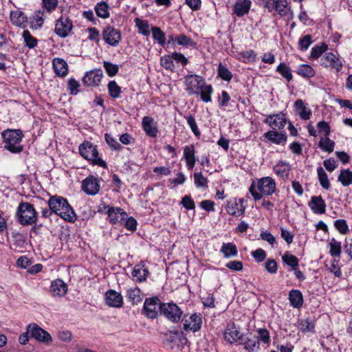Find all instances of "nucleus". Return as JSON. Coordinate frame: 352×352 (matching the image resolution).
I'll return each mask as SVG.
<instances>
[{
	"label": "nucleus",
	"mask_w": 352,
	"mask_h": 352,
	"mask_svg": "<svg viewBox=\"0 0 352 352\" xmlns=\"http://www.w3.org/2000/svg\"><path fill=\"white\" fill-rule=\"evenodd\" d=\"M49 208L54 213L69 222H74L76 220V214L73 208L69 204L67 200L63 197L54 195L50 197L47 201Z\"/></svg>",
	"instance_id": "obj_1"
},
{
	"label": "nucleus",
	"mask_w": 352,
	"mask_h": 352,
	"mask_svg": "<svg viewBox=\"0 0 352 352\" xmlns=\"http://www.w3.org/2000/svg\"><path fill=\"white\" fill-rule=\"evenodd\" d=\"M276 184L271 177H264L259 179L256 184L253 182L249 189L250 192L255 200H259L263 195L268 196L275 192Z\"/></svg>",
	"instance_id": "obj_2"
},
{
	"label": "nucleus",
	"mask_w": 352,
	"mask_h": 352,
	"mask_svg": "<svg viewBox=\"0 0 352 352\" xmlns=\"http://www.w3.org/2000/svg\"><path fill=\"white\" fill-rule=\"evenodd\" d=\"M17 221L22 226H32L38 220V212L29 202H21L16 212Z\"/></svg>",
	"instance_id": "obj_3"
},
{
	"label": "nucleus",
	"mask_w": 352,
	"mask_h": 352,
	"mask_svg": "<svg viewBox=\"0 0 352 352\" xmlns=\"http://www.w3.org/2000/svg\"><path fill=\"white\" fill-rule=\"evenodd\" d=\"M4 148L11 153H19L23 150L21 142L23 138L22 131L19 129H10L2 133Z\"/></svg>",
	"instance_id": "obj_4"
},
{
	"label": "nucleus",
	"mask_w": 352,
	"mask_h": 352,
	"mask_svg": "<svg viewBox=\"0 0 352 352\" xmlns=\"http://www.w3.org/2000/svg\"><path fill=\"white\" fill-rule=\"evenodd\" d=\"M79 153L85 160L90 161L92 164L102 168H107V163L98 156L96 146L89 141H85L79 146Z\"/></svg>",
	"instance_id": "obj_5"
},
{
	"label": "nucleus",
	"mask_w": 352,
	"mask_h": 352,
	"mask_svg": "<svg viewBox=\"0 0 352 352\" xmlns=\"http://www.w3.org/2000/svg\"><path fill=\"white\" fill-rule=\"evenodd\" d=\"M160 314L168 320L177 323L182 319L183 311L174 302H164L160 305Z\"/></svg>",
	"instance_id": "obj_6"
},
{
	"label": "nucleus",
	"mask_w": 352,
	"mask_h": 352,
	"mask_svg": "<svg viewBox=\"0 0 352 352\" xmlns=\"http://www.w3.org/2000/svg\"><path fill=\"white\" fill-rule=\"evenodd\" d=\"M184 329L186 331H198L201 328L202 318L200 314L195 313L190 316L184 315L182 318Z\"/></svg>",
	"instance_id": "obj_7"
},
{
	"label": "nucleus",
	"mask_w": 352,
	"mask_h": 352,
	"mask_svg": "<svg viewBox=\"0 0 352 352\" xmlns=\"http://www.w3.org/2000/svg\"><path fill=\"white\" fill-rule=\"evenodd\" d=\"M204 82V78L196 74L187 75L185 77V85L188 94L190 95H199L200 88Z\"/></svg>",
	"instance_id": "obj_8"
},
{
	"label": "nucleus",
	"mask_w": 352,
	"mask_h": 352,
	"mask_svg": "<svg viewBox=\"0 0 352 352\" xmlns=\"http://www.w3.org/2000/svg\"><path fill=\"white\" fill-rule=\"evenodd\" d=\"M157 297L146 298L142 313L148 318H156L158 314L157 309L160 310V305L162 304Z\"/></svg>",
	"instance_id": "obj_9"
},
{
	"label": "nucleus",
	"mask_w": 352,
	"mask_h": 352,
	"mask_svg": "<svg viewBox=\"0 0 352 352\" xmlns=\"http://www.w3.org/2000/svg\"><path fill=\"white\" fill-rule=\"evenodd\" d=\"M27 330L30 332L31 337L38 342L49 343L52 340L51 335L36 323L30 324L27 327Z\"/></svg>",
	"instance_id": "obj_10"
},
{
	"label": "nucleus",
	"mask_w": 352,
	"mask_h": 352,
	"mask_svg": "<svg viewBox=\"0 0 352 352\" xmlns=\"http://www.w3.org/2000/svg\"><path fill=\"white\" fill-rule=\"evenodd\" d=\"M102 38L105 43L111 46H117L121 40L120 32L113 27L108 25L102 30Z\"/></svg>",
	"instance_id": "obj_11"
},
{
	"label": "nucleus",
	"mask_w": 352,
	"mask_h": 352,
	"mask_svg": "<svg viewBox=\"0 0 352 352\" xmlns=\"http://www.w3.org/2000/svg\"><path fill=\"white\" fill-rule=\"evenodd\" d=\"M100 188V180L94 175H89L82 182V189L87 195H95Z\"/></svg>",
	"instance_id": "obj_12"
},
{
	"label": "nucleus",
	"mask_w": 352,
	"mask_h": 352,
	"mask_svg": "<svg viewBox=\"0 0 352 352\" xmlns=\"http://www.w3.org/2000/svg\"><path fill=\"white\" fill-rule=\"evenodd\" d=\"M72 21L69 18L62 16L56 21L54 31L58 36L65 38L72 31Z\"/></svg>",
	"instance_id": "obj_13"
},
{
	"label": "nucleus",
	"mask_w": 352,
	"mask_h": 352,
	"mask_svg": "<svg viewBox=\"0 0 352 352\" xmlns=\"http://www.w3.org/2000/svg\"><path fill=\"white\" fill-rule=\"evenodd\" d=\"M321 64L325 67H331L339 72L343 67L340 59L333 53H327L321 58Z\"/></svg>",
	"instance_id": "obj_14"
},
{
	"label": "nucleus",
	"mask_w": 352,
	"mask_h": 352,
	"mask_svg": "<svg viewBox=\"0 0 352 352\" xmlns=\"http://www.w3.org/2000/svg\"><path fill=\"white\" fill-rule=\"evenodd\" d=\"M103 76L102 71L101 69H94L87 72L82 78V82L85 85L88 87L98 86Z\"/></svg>",
	"instance_id": "obj_15"
},
{
	"label": "nucleus",
	"mask_w": 352,
	"mask_h": 352,
	"mask_svg": "<svg viewBox=\"0 0 352 352\" xmlns=\"http://www.w3.org/2000/svg\"><path fill=\"white\" fill-rule=\"evenodd\" d=\"M226 341L232 344L238 340H243V336L234 324H228L223 333Z\"/></svg>",
	"instance_id": "obj_16"
},
{
	"label": "nucleus",
	"mask_w": 352,
	"mask_h": 352,
	"mask_svg": "<svg viewBox=\"0 0 352 352\" xmlns=\"http://www.w3.org/2000/svg\"><path fill=\"white\" fill-rule=\"evenodd\" d=\"M251 6L250 0H236L233 7V14L242 17L249 13Z\"/></svg>",
	"instance_id": "obj_17"
},
{
	"label": "nucleus",
	"mask_w": 352,
	"mask_h": 352,
	"mask_svg": "<svg viewBox=\"0 0 352 352\" xmlns=\"http://www.w3.org/2000/svg\"><path fill=\"white\" fill-rule=\"evenodd\" d=\"M106 303L109 307H121L123 305L122 295L115 290L110 289L106 292Z\"/></svg>",
	"instance_id": "obj_18"
},
{
	"label": "nucleus",
	"mask_w": 352,
	"mask_h": 352,
	"mask_svg": "<svg viewBox=\"0 0 352 352\" xmlns=\"http://www.w3.org/2000/svg\"><path fill=\"white\" fill-rule=\"evenodd\" d=\"M108 217L113 223L122 222L126 219V212L120 208H113L108 206Z\"/></svg>",
	"instance_id": "obj_19"
},
{
	"label": "nucleus",
	"mask_w": 352,
	"mask_h": 352,
	"mask_svg": "<svg viewBox=\"0 0 352 352\" xmlns=\"http://www.w3.org/2000/svg\"><path fill=\"white\" fill-rule=\"evenodd\" d=\"M243 199H240L239 201H230L228 202L226 211L228 213L232 216L239 217L243 214L245 212V206L243 205Z\"/></svg>",
	"instance_id": "obj_20"
},
{
	"label": "nucleus",
	"mask_w": 352,
	"mask_h": 352,
	"mask_svg": "<svg viewBox=\"0 0 352 352\" xmlns=\"http://www.w3.org/2000/svg\"><path fill=\"white\" fill-rule=\"evenodd\" d=\"M291 170V165L285 161H279L273 167V171L279 177L283 179H288Z\"/></svg>",
	"instance_id": "obj_21"
},
{
	"label": "nucleus",
	"mask_w": 352,
	"mask_h": 352,
	"mask_svg": "<svg viewBox=\"0 0 352 352\" xmlns=\"http://www.w3.org/2000/svg\"><path fill=\"white\" fill-rule=\"evenodd\" d=\"M309 206L315 214H321L326 212V204L321 196L311 197Z\"/></svg>",
	"instance_id": "obj_22"
},
{
	"label": "nucleus",
	"mask_w": 352,
	"mask_h": 352,
	"mask_svg": "<svg viewBox=\"0 0 352 352\" xmlns=\"http://www.w3.org/2000/svg\"><path fill=\"white\" fill-rule=\"evenodd\" d=\"M142 127L146 134L150 137L155 138L157 135L158 130L153 118L145 116L142 119Z\"/></svg>",
	"instance_id": "obj_23"
},
{
	"label": "nucleus",
	"mask_w": 352,
	"mask_h": 352,
	"mask_svg": "<svg viewBox=\"0 0 352 352\" xmlns=\"http://www.w3.org/2000/svg\"><path fill=\"white\" fill-rule=\"evenodd\" d=\"M67 292V285L60 279L52 282L50 292L53 296H63Z\"/></svg>",
	"instance_id": "obj_24"
},
{
	"label": "nucleus",
	"mask_w": 352,
	"mask_h": 352,
	"mask_svg": "<svg viewBox=\"0 0 352 352\" xmlns=\"http://www.w3.org/2000/svg\"><path fill=\"white\" fill-rule=\"evenodd\" d=\"M10 19L12 23L15 26L24 28L27 25L28 17L22 11H12L10 14Z\"/></svg>",
	"instance_id": "obj_25"
},
{
	"label": "nucleus",
	"mask_w": 352,
	"mask_h": 352,
	"mask_svg": "<svg viewBox=\"0 0 352 352\" xmlns=\"http://www.w3.org/2000/svg\"><path fill=\"white\" fill-rule=\"evenodd\" d=\"M265 122L268 124L274 130L283 129L286 120L283 116L279 114L270 115L265 119Z\"/></svg>",
	"instance_id": "obj_26"
},
{
	"label": "nucleus",
	"mask_w": 352,
	"mask_h": 352,
	"mask_svg": "<svg viewBox=\"0 0 352 352\" xmlns=\"http://www.w3.org/2000/svg\"><path fill=\"white\" fill-rule=\"evenodd\" d=\"M53 68L55 74L61 77H65L68 74V65L63 58H54L52 61Z\"/></svg>",
	"instance_id": "obj_27"
},
{
	"label": "nucleus",
	"mask_w": 352,
	"mask_h": 352,
	"mask_svg": "<svg viewBox=\"0 0 352 352\" xmlns=\"http://www.w3.org/2000/svg\"><path fill=\"white\" fill-rule=\"evenodd\" d=\"M295 111L302 120H307L310 118L311 111L309 109L302 99H298L294 102Z\"/></svg>",
	"instance_id": "obj_28"
},
{
	"label": "nucleus",
	"mask_w": 352,
	"mask_h": 352,
	"mask_svg": "<svg viewBox=\"0 0 352 352\" xmlns=\"http://www.w3.org/2000/svg\"><path fill=\"white\" fill-rule=\"evenodd\" d=\"M288 299L290 305L294 308H300L303 305V296L298 289H292L289 291Z\"/></svg>",
	"instance_id": "obj_29"
},
{
	"label": "nucleus",
	"mask_w": 352,
	"mask_h": 352,
	"mask_svg": "<svg viewBox=\"0 0 352 352\" xmlns=\"http://www.w3.org/2000/svg\"><path fill=\"white\" fill-rule=\"evenodd\" d=\"M195 147L192 144L186 146L184 148V157L185 158L186 166L189 170L193 168L195 164Z\"/></svg>",
	"instance_id": "obj_30"
},
{
	"label": "nucleus",
	"mask_w": 352,
	"mask_h": 352,
	"mask_svg": "<svg viewBox=\"0 0 352 352\" xmlns=\"http://www.w3.org/2000/svg\"><path fill=\"white\" fill-rule=\"evenodd\" d=\"M240 344H243L244 349L248 352H254L259 349L258 338L256 336L243 338V340H241Z\"/></svg>",
	"instance_id": "obj_31"
},
{
	"label": "nucleus",
	"mask_w": 352,
	"mask_h": 352,
	"mask_svg": "<svg viewBox=\"0 0 352 352\" xmlns=\"http://www.w3.org/2000/svg\"><path fill=\"white\" fill-rule=\"evenodd\" d=\"M264 136L271 142L276 144H285L287 141L285 133H279L276 131H269L264 134Z\"/></svg>",
	"instance_id": "obj_32"
},
{
	"label": "nucleus",
	"mask_w": 352,
	"mask_h": 352,
	"mask_svg": "<svg viewBox=\"0 0 352 352\" xmlns=\"http://www.w3.org/2000/svg\"><path fill=\"white\" fill-rule=\"evenodd\" d=\"M148 275V270L144 265H136L132 272V276L135 281L142 282L146 280Z\"/></svg>",
	"instance_id": "obj_33"
},
{
	"label": "nucleus",
	"mask_w": 352,
	"mask_h": 352,
	"mask_svg": "<svg viewBox=\"0 0 352 352\" xmlns=\"http://www.w3.org/2000/svg\"><path fill=\"white\" fill-rule=\"evenodd\" d=\"M274 7L276 11L280 16H287L289 12H291V14H292V11L291 10L290 7H289L287 0H274Z\"/></svg>",
	"instance_id": "obj_34"
},
{
	"label": "nucleus",
	"mask_w": 352,
	"mask_h": 352,
	"mask_svg": "<svg viewBox=\"0 0 352 352\" xmlns=\"http://www.w3.org/2000/svg\"><path fill=\"white\" fill-rule=\"evenodd\" d=\"M220 251L227 258L236 256L238 253L236 246L232 243H223Z\"/></svg>",
	"instance_id": "obj_35"
},
{
	"label": "nucleus",
	"mask_w": 352,
	"mask_h": 352,
	"mask_svg": "<svg viewBox=\"0 0 352 352\" xmlns=\"http://www.w3.org/2000/svg\"><path fill=\"white\" fill-rule=\"evenodd\" d=\"M213 92V89L211 85H207L206 82L202 85L199 91V95L201 96V99L204 102H211V94Z\"/></svg>",
	"instance_id": "obj_36"
},
{
	"label": "nucleus",
	"mask_w": 352,
	"mask_h": 352,
	"mask_svg": "<svg viewBox=\"0 0 352 352\" xmlns=\"http://www.w3.org/2000/svg\"><path fill=\"white\" fill-rule=\"evenodd\" d=\"M338 180L343 186H349L352 184V171L349 168L341 170Z\"/></svg>",
	"instance_id": "obj_37"
},
{
	"label": "nucleus",
	"mask_w": 352,
	"mask_h": 352,
	"mask_svg": "<svg viewBox=\"0 0 352 352\" xmlns=\"http://www.w3.org/2000/svg\"><path fill=\"white\" fill-rule=\"evenodd\" d=\"M296 73L304 78H312L315 76L316 72L314 69L309 65H300L297 70Z\"/></svg>",
	"instance_id": "obj_38"
},
{
	"label": "nucleus",
	"mask_w": 352,
	"mask_h": 352,
	"mask_svg": "<svg viewBox=\"0 0 352 352\" xmlns=\"http://www.w3.org/2000/svg\"><path fill=\"white\" fill-rule=\"evenodd\" d=\"M126 297L133 305H138L142 301L141 291L138 287L127 290Z\"/></svg>",
	"instance_id": "obj_39"
},
{
	"label": "nucleus",
	"mask_w": 352,
	"mask_h": 352,
	"mask_svg": "<svg viewBox=\"0 0 352 352\" xmlns=\"http://www.w3.org/2000/svg\"><path fill=\"white\" fill-rule=\"evenodd\" d=\"M108 92L111 98L113 99L120 98L122 90L121 87L115 80H111L107 85Z\"/></svg>",
	"instance_id": "obj_40"
},
{
	"label": "nucleus",
	"mask_w": 352,
	"mask_h": 352,
	"mask_svg": "<svg viewBox=\"0 0 352 352\" xmlns=\"http://www.w3.org/2000/svg\"><path fill=\"white\" fill-rule=\"evenodd\" d=\"M95 12L97 16L100 18L107 19L109 16V6L104 1L96 4L95 6Z\"/></svg>",
	"instance_id": "obj_41"
},
{
	"label": "nucleus",
	"mask_w": 352,
	"mask_h": 352,
	"mask_svg": "<svg viewBox=\"0 0 352 352\" xmlns=\"http://www.w3.org/2000/svg\"><path fill=\"white\" fill-rule=\"evenodd\" d=\"M335 142L329 138V136L320 138L318 146L323 151L331 153L334 149Z\"/></svg>",
	"instance_id": "obj_42"
},
{
	"label": "nucleus",
	"mask_w": 352,
	"mask_h": 352,
	"mask_svg": "<svg viewBox=\"0 0 352 352\" xmlns=\"http://www.w3.org/2000/svg\"><path fill=\"white\" fill-rule=\"evenodd\" d=\"M135 23L139 30L140 33L144 36H148L150 34V25L147 21L136 18L135 19Z\"/></svg>",
	"instance_id": "obj_43"
},
{
	"label": "nucleus",
	"mask_w": 352,
	"mask_h": 352,
	"mask_svg": "<svg viewBox=\"0 0 352 352\" xmlns=\"http://www.w3.org/2000/svg\"><path fill=\"white\" fill-rule=\"evenodd\" d=\"M317 173L320 184L324 189L328 190L330 187V182L329 181L328 176L322 167L319 166L317 168Z\"/></svg>",
	"instance_id": "obj_44"
},
{
	"label": "nucleus",
	"mask_w": 352,
	"mask_h": 352,
	"mask_svg": "<svg viewBox=\"0 0 352 352\" xmlns=\"http://www.w3.org/2000/svg\"><path fill=\"white\" fill-rule=\"evenodd\" d=\"M328 49V45L325 43L316 45L312 47L310 57L314 59H318Z\"/></svg>",
	"instance_id": "obj_45"
},
{
	"label": "nucleus",
	"mask_w": 352,
	"mask_h": 352,
	"mask_svg": "<svg viewBox=\"0 0 352 352\" xmlns=\"http://www.w3.org/2000/svg\"><path fill=\"white\" fill-rule=\"evenodd\" d=\"M276 71L281 74V76L285 78L288 82L292 80L293 76L292 74V71L289 66H287L285 63H280L277 68Z\"/></svg>",
	"instance_id": "obj_46"
},
{
	"label": "nucleus",
	"mask_w": 352,
	"mask_h": 352,
	"mask_svg": "<svg viewBox=\"0 0 352 352\" xmlns=\"http://www.w3.org/2000/svg\"><path fill=\"white\" fill-rule=\"evenodd\" d=\"M22 36L23 38L25 46H27L28 48L32 49L37 45V39L31 34L29 30H24Z\"/></svg>",
	"instance_id": "obj_47"
},
{
	"label": "nucleus",
	"mask_w": 352,
	"mask_h": 352,
	"mask_svg": "<svg viewBox=\"0 0 352 352\" xmlns=\"http://www.w3.org/2000/svg\"><path fill=\"white\" fill-rule=\"evenodd\" d=\"M282 260L284 263L292 267V269L296 268L298 266V258L290 254L289 252H286L282 256Z\"/></svg>",
	"instance_id": "obj_48"
},
{
	"label": "nucleus",
	"mask_w": 352,
	"mask_h": 352,
	"mask_svg": "<svg viewBox=\"0 0 352 352\" xmlns=\"http://www.w3.org/2000/svg\"><path fill=\"white\" fill-rule=\"evenodd\" d=\"M151 32L153 38L156 40L160 45L164 46L166 43V36L163 31L158 27H153Z\"/></svg>",
	"instance_id": "obj_49"
},
{
	"label": "nucleus",
	"mask_w": 352,
	"mask_h": 352,
	"mask_svg": "<svg viewBox=\"0 0 352 352\" xmlns=\"http://www.w3.org/2000/svg\"><path fill=\"white\" fill-rule=\"evenodd\" d=\"M329 253L332 256L339 257L341 254V243L332 239L329 242Z\"/></svg>",
	"instance_id": "obj_50"
},
{
	"label": "nucleus",
	"mask_w": 352,
	"mask_h": 352,
	"mask_svg": "<svg viewBox=\"0 0 352 352\" xmlns=\"http://www.w3.org/2000/svg\"><path fill=\"white\" fill-rule=\"evenodd\" d=\"M217 72L218 76L223 80L230 81L232 78L231 72L222 63L219 64Z\"/></svg>",
	"instance_id": "obj_51"
},
{
	"label": "nucleus",
	"mask_w": 352,
	"mask_h": 352,
	"mask_svg": "<svg viewBox=\"0 0 352 352\" xmlns=\"http://www.w3.org/2000/svg\"><path fill=\"white\" fill-rule=\"evenodd\" d=\"M176 42L178 45L185 47H195L196 43L194 41L185 34H179L176 36Z\"/></svg>",
	"instance_id": "obj_52"
},
{
	"label": "nucleus",
	"mask_w": 352,
	"mask_h": 352,
	"mask_svg": "<svg viewBox=\"0 0 352 352\" xmlns=\"http://www.w3.org/2000/svg\"><path fill=\"white\" fill-rule=\"evenodd\" d=\"M43 14L44 12L41 10H38L35 12L34 21H32L31 24L32 29L36 30L42 27L44 23Z\"/></svg>",
	"instance_id": "obj_53"
},
{
	"label": "nucleus",
	"mask_w": 352,
	"mask_h": 352,
	"mask_svg": "<svg viewBox=\"0 0 352 352\" xmlns=\"http://www.w3.org/2000/svg\"><path fill=\"white\" fill-rule=\"evenodd\" d=\"M103 65L106 72L110 77H113L118 74L119 70V67L118 65L113 64L109 61H104Z\"/></svg>",
	"instance_id": "obj_54"
},
{
	"label": "nucleus",
	"mask_w": 352,
	"mask_h": 352,
	"mask_svg": "<svg viewBox=\"0 0 352 352\" xmlns=\"http://www.w3.org/2000/svg\"><path fill=\"white\" fill-rule=\"evenodd\" d=\"M300 329L301 331L312 332L315 328V324L313 321L309 320H302L299 323Z\"/></svg>",
	"instance_id": "obj_55"
},
{
	"label": "nucleus",
	"mask_w": 352,
	"mask_h": 352,
	"mask_svg": "<svg viewBox=\"0 0 352 352\" xmlns=\"http://www.w3.org/2000/svg\"><path fill=\"white\" fill-rule=\"evenodd\" d=\"M312 43V36L311 35H305L300 38L298 42V47L301 51H306Z\"/></svg>",
	"instance_id": "obj_56"
},
{
	"label": "nucleus",
	"mask_w": 352,
	"mask_h": 352,
	"mask_svg": "<svg viewBox=\"0 0 352 352\" xmlns=\"http://www.w3.org/2000/svg\"><path fill=\"white\" fill-rule=\"evenodd\" d=\"M104 137L107 143L112 149L116 151H120L122 149V146L111 135L106 133Z\"/></svg>",
	"instance_id": "obj_57"
},
{
	"label": "nucleus",
	"mask_w": 352,
	"mask_h": 352,
	"mask_svg": "<svg viewBox=\"0 0 352 352\" xmlns=\"http://www.w3.org/2000/svg\"><path fill=\"white\" fill-rule=\"evenodd\" d=\"M161 65L166 69L173 71L175 69L173 58L172 55L164 56L161 58Z\"/></svg>",
	"instance_id": "obj_58"
},
{
	"label": "nucleus",
	"mask_w": 352,
	"mask_h": 352,
	"mask_svg": "<svg viewBox=\"0 0 352 352\" xmlns=\"http://www.w3.org/2000/svg\"><path fill=\"white\" fill-rule=\"evenodd\" d=\"M194 180L197 187H205L207 186V179L205 177H204L203 174L201 172H195L194 173Z\"/></svg>",
	"instance_id": "obj_59"
},
{
	"label": "nucleus",
	"mask_w": 352,
	"mask_h": 352,
	"mask_svg": "<svg viewBox=\"0 0 352 352\" xmlns=\"http://www.w3.org/2000/svg\"><path fill=\"white\" fill-rule=\"evenodd\" d=\"M334 226L341 234H346L349 230L348 225L344 219L335 221Z\"/></svg>",
	"instance_id": "obj_60"
},
{
	"label": "nucleus",
	"mask_w": 352,
	"mask_h": 352,
	"mask_svg": "<svg viewBox=\"0 0 352 352\" xmlns=\"http://www.w3.org/2000/svg\"><path fill=\"white\" fill-rule=\"evenodd\" d=\"M187 122L195 135L199 138L201 135V133L198 129L195 118L192 115H190L187 117Z\"/></svg>",
	"instance_id": "obj_61"
},
{
	"label": "nucleus",
	"mask_w": 352,
	"mask_h": 352,
	"mask_svg": "<svg viewBox=\"0 0 352 352\" xmlns=\"http://www.w3.org/2000/svg\"><path fill=\"white\" fill-rule=\"evenodd\" d=\"M43 6L48 12H52L58 6L57 0H42Z\"/></svg>",
	"instance_id": "obj_62"
},
{
	"label": "nucleus",
	"mask_w": 352,
	"mask_h": 352,
	"mask_svg": "<svg viewBox=\"0 0 352 352\" xmlns=\"http://www.w3.org/2000/svg\"><path fill=\"white\" fill-rule=\"evenodd\" d=\"M265 269L270 274H276L278 270L276 261L274 259H268L265 263Z\"/></svg>",
	"instance_id": "obj_63"
},
{
	"label": "nucleus",
	"mask_w": 352,
	"mask_h": 352,
	"mask_svg": "<svg viewBox=\"0 0 352 352\" xmlns=\"http://www.w3.org/2000/svg\"><path fill=\"white\" fill-rule=\"evenodd\" d=\"M226 266L230 270L238 272L241 271L243 267V263L240 261H231L226 264Z\"/></svg>",
	"instance_id": "obj_64"
}]
</instances>
